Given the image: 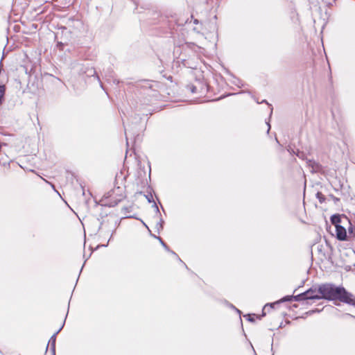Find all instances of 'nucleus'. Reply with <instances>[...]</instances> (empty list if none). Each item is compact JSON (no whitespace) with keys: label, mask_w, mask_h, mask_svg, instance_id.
<instances>
[{"label":"nucleus","mask_w":355,"mask_h":355,"mask_svg":"<svg viewBox=\"0 0 355 355\" xmlns=\"http://www.w3.org/2000/svg\"><path fill=\"white\" fill-rule=\"evenodd\" d=\"M191 91L192 92H195V87H193Z\"/></svg>","instance_id":"12"},{"label":"nucleus","mask_w":355,"mask_h":355,"mask_svg":"<svg viewBox=\"0 0 355 355\" xmlns=\"http://www.w3.org/2000/svg\"><path fill=\"white\" fill-rule=\"evenodd\" d=\"M159 241H160V242H161L162 245H163L166 249H167V246H166V244L163 242V241H162L160 238H159Z\"/></svg>","instance_id":"9"},{"label":"nucleus","mask_w":355,"mask_h":355,"mask_svg":"<svg viewBox=\"0 0 355 355\" xmlns=\"http://www.w3.org/2000/svg\"><path fill=\"white\" fill-rule=\"evenodd\" d=\"M309 166H311L312 168V170L314 171H317L320 169V165L318 163L315 162V161H313V160H309L307 162Z\"/></svg>","instance_id":"4"},{"label":"nucleus","mask_w":355,"mask_h":355,"mask_svg":"<svg viewBox=\"0 0 355 355\" xmlns=\"http://www.w3.org/2000/svg\"><path fill=\"white\" fill-rule=\"evenodd\" d=\"M336 200H338V199L335 198L334 201H336Z\"/></svg>","instance_id":"13"},{"label":"nucleus","mask_w":355,"mask_h":355,"mask_svg":"<svg viewBox=\"0 0 355 355\" xmlns=\"http://www.w3.org/2000/svg\"><path fill=\"white\" fill-rule=\"evenodd\" d=\"M267 125H268V132L270 131V125L269 123H267Z\"/></svg>","instance_id":"10"},{"label":"nucleus","mask_w":355,"mask_h":355,"mask_svg":"<svg viewBox=\"0 0 355 355\" xmlns=\"http://www.w3.org/2000/svg\"><path fill=\"white\" fill-rule=\"evenodd\" d=\"M331 221L332 224L335 225V227H337V225H340V218L339 216L334 215L331 218Z\"/></svg>","instance_id":"5"},{"label":"nucleus","mask_w":355,"mask_h":355,"mask_svg":"<svg viewBox=\"0 0 355 355\" xmlns=\"http://www.w3.org/2000/svg\"><path fill=\"white\" fill-rule=\"evenodd\" d=\"M296 300H318L321 299V295L319 293V288H310L306 292L300 294L295 297Z\"/></svg>","instance_id":"2"},{"label":"nucleus","mask_w":355,"mask_h":355,"mask_svg":"<svg viewBox=\"0 0 355 355\" xmlns=\"http://www.w3.org/2000/svg\"><path fill=\"white\" fill-rule=\"evenodd\" d=\"M61 328L55 333L54 334L51 338L49 340V343L51 345V346L54 348L55 347V339H56V334L60 331Z\"/></svg>","instance_id":"6"},{"label":"nucleus","mask_w":355,"mask_h":355,"mask_svg":"<svg viewBox=\"0 0 355 355\" xmlns=\"http://www.w3.org/2000/svg\"><path fill=\"white\" fill-rule=\"evenodd\" d=\"M316 196H317V198L319 200V201L320 202H323L324 201V200H325L324 196L320 192H318L317 194H316Z\"/></svg>","instance_id":"8"},{"label":"nucleus","mask_w":355,"mask_h":355,"mask_svg":"<svg viewBox=\"0 0 355 355\" xmlns=\"http://www.w3.org/2000/svg\"><path fill=\"white\" fill-rule=\"evenodd\" d=\"M5 93V87L3 85H0V104L2 103V98L3 97Z\"/></svg>","instance_id":"7"},{"label":"nucleus","mask_w":355,"mask_h":355,"mask_svg":"<svg viewBox=\"0 0 355 355\" xmlns=\"http://www.w3.org/2000/svg\"><path fill=\"white\" fill-rule=\"evenodd\" d=\"M321 298L328 300H339L341 302L355 306L354 295L342 286H336L332 284H324L319 286Z\"/></svg>","instance_id":"1"},{"label":"nucleus","mask_w":355,"mask_h":355,"mask_svg":"<svg viewBox=\"0 0 355 355\" xmlns=\"http://www.w3.org/2000/svg\"><path fill=\"white\" fill-rule=\"evenodd\" d=\"M249 320H250V321H253V319H252V318H249Z\"/></svg>","instance_id":"14"},{"label":"nucleus","mask_w":355,"mask_h":355,"mask_svg":"<svg viewBox=\"0 0 355 355\" xmlns=\"http://www.w3.org/2000/svg\"><path fill=\"white\" fill-rule=\"evenodd\" d=\"M336 232L337 239L340 241H345L347 238V232L345 228L341 225L336 227Z\"/></svg>","instance_id":"3"},{"label":"nucleus","mask_w":355,"mask_h":355,"mask_svg":"<svg viewBox=\"0 0 355 355\" xmlns=\"http://www.w3.org/2000/svg\"><path fill=\"white\" fill-rule=\"evenodd\" d=\"M46 182H47V181H46ZM48 183L49 184V182H48ZM50 184L51 185V187H52L53 189H55V187H54V185H53V184H51V183H50Z\"/></svg>","instance_id":"11"}]
</instances>
